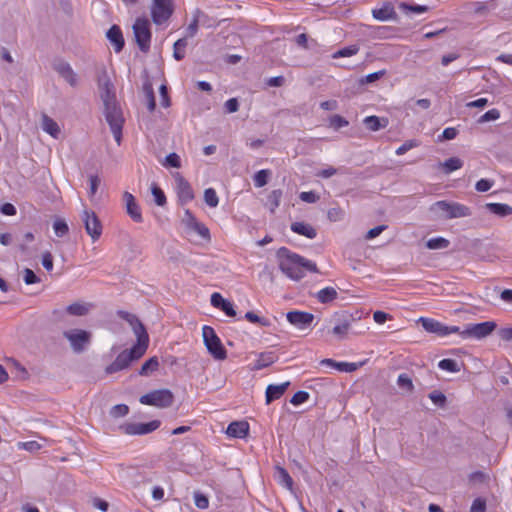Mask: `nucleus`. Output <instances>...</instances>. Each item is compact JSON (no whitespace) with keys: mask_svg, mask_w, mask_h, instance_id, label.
Returning a JSON list of instances; mask_svg holds the SVG:
<instances>
[{"mask_svg":"<svg viewBox=\"0 0 512 512\" xmlns=\"http://www.w3.org/2000/svg\"><path fill=\"white\" fill-rule=\"evenodd\" d=\"M117 314L120 318L129 323L137 338V342L131 349L122 351L116 359L106 367L107 374H113L129 367L133 361L140 359L145 354L149 345L148 333L136 315L122 310H119Z\"/></svg>","mask_w":512,"mask_h":512,"instance_id":"f257e3e1","label":"nucleus"},{"mask_svg":"<svg viewBox=\"0 0 512 512\" xmlns=\"http://www.w3.org/2000/svg\"><path fill=\"white\" fill-rule=\"evenodd\" d=\"M278 255L281 258L279 264L281 271L293 280L302 279L305 276V271L318 272L314 262L296 253H291L287 248L279 249Z\"/></svg>","mask_w":512,"mask_h":512,"instance_id":"f03ea898","label":"nucleus"},{"mask_svg":"<svg viewBox=\"0 0 512 512\" xmlns=\"http://www.w3.org/2000/svg\"><path fill=\"white\" fill-rule=\"evenodd\" d=\"M104 114L114 139L119 145L122 139V127L124 124V118L117 102L104 105Z\"/></svg>","mask_w":512,"mask_h":512,"instance_id":"7ed1b4c3","label":"nucleus"},{"mask_svg":"<svg viewBox=\"0 0 512 512\" xmlns=\"http://www.w3.org/2000/svg\"><path fill=\"white\" fill-rule=\"evenodd\" d=\"M202 337L208 352L214 357V359H226V349L212 327L207 325L203 326Z\"/></svg>","mask_w":512,"mask_h":512,"instance_id":"20e7f679","label":"nucleus"},{"mask_svg":"<svg viewBox=\"0 0 512 512\" xmlns=\"http://www.w3.org/2000/svg\"><path fill=\"white\" fill-rule=\"evenodd\" d=\"M497 327L496 322L494 321H485L481 323H468L464 325V328H460V332L457 334L462 339H483L490 335Z\"/></svg>","mask_w":512,"mask_h":512,"instance_id":"39448f33","label":"nucleus"},{"mask_svg":"<svg viewBox=\"0 0 512 512\" xmlns=\"http://www.w3.org/2000/svg\"><path fill=\"white\" fill-rule=\"evenodd\" d=\"M432 211L443 213L444 219L462 218L471 216L472 211L468 206L457 202H448L445 200L437 201L431 207Z\"/></svg>","mask_w":512,"mask_h":512,"instance_id":"423d86ee","label":"nucleus"},{"mask_svg":"<svg viewBox=\"0 0 512 512\" xmlns=\"http://www.w3.org/2000/svg\"><path fill=\"white\" fill-rule=\"evenodd\" d=\"M139 401L144 405L168 408L174 402V395L169 389H158L142 395Z\"/></svg>","mask_w":512,"mask_h":512,"instance_id":"0eeeda50","label":"nucleus"},{"mask_svg":"<svg viewBox=\"0 0 512 512\" xmlns=\"http://www.w3.org/2000/svg\"><path fill=\"white\" fill-rule=\"evenodd\" d=\"M135 41L142 52H148L151 43L150 22L146 18H137L132 26Z\"/></svg>","mask_w":512,"mask_h":512,"instance_id":"6e6552de","label":"nucleus"},{"mask_svg":"<svg viewBox=\"0 0 512 512\" xmlns=\"http://www.w3.org/2000/svg\"><path fill=\"white\" fill-rule=\"evenodd\" d=\"M172 0H152L151 17L156 25L166 22L173 14Z\"/></svg>","mask_w":512,"mask_h":512,"instance_id":"1a4fd4ad","label":"nucleus"},{"mask_svg":"<svg viewBox=\"0 0 512 512\" xmlns=\"http://www.w3.org/2000/svg\"><path fill=\"white\" fill-rule=\"evenodd\" d=\"M418 322L421 323L425 331L436 334L440 337H444L449 334H457V332H460L459 326H447L431 318L421 317Z\"/></svg>","mask_w":512,"mask_h":512,"instance_id":"9d476101","label":"nucleus"},{"mask_svg":"<svg viewBox=\"0 0 512 512\" xmlns=\"http://www.w3.org/2000/svg\"><path fill=\"white\" fill-rule=\"evenodd\" d=\"M63 336L70 342L74 352L80 353L90 343L91 334L81 329H71L63 332Z\"/></svg>","mask_w":512,"mask_h":512,"instance_id":"9b49d317","label":"nucleus"},{"mask_svg":"<svg viewBox=\"0 0 512 512\" xmlns=\"http://www.w3.org/2000/svg\"><path fill=\"white\" fill-rule=\"evenodd\" d=\"M354 318L351 314L346 312L336 313L330 320L331 323L334 324L332 328V333L338 339H343L346 337Z\"/></svg>","mask_w":512,"mask_h":512,"instance_id":"f8f14e48","label":"nucleus"},{"mask_svg":"<svg viewBox=\"0 0 512 512\" xmlns=\"http://www.w3.org/2000/svg\"><path fill=\"white\" fill-rule=\"evenodd\" d=\"M81 219L84 223L87 234L96 241L102 234V225L97 215L93 211L85 209L82 213Z\"/></svg>","mask_w":512,"mask_h":512,"instance_id":"ddd939ff","label":"nucleus"},{"mask_svg":"<svg viewBox=\"0 0 512 512\" xmlns=\"http://www.w3.org/2000/svg\"><path fill=\"white\" fill-rule=\"evenodd\" d=\"M286 318L290 324L295 326L297 329L305 330L309 328L314 320V315L304 311H289L286 314Z\"/></svg>","mask_w":512,"mask_h":512,"instance_id":"4468645a","label":"nucleus"},{"mask_svg":"<svg viewBox=\"0 0 512 512\" xmlns=\"http://www.w3.org/2000/svg\"><path fill=\"white\" fill-rule=\"evenodd\" d=\"M160 426V421L153 420L148 423H129L121 428L129 435H145L155 431Z\"/></svg>","mask_w":512,"mask_h":512,"instance_id":"2eb2a0df","label":"nucleus"},{"mask_svg":"<svg viewBox=\"0 0 512 512\" xmlns=\"http://www.w3.org/2000/svg\"><path fill=\"white\" fill-rule=\"evenodd\" d=\"M123 200L125 202L127 214L131 217V219L137 223L142 222L143 218L141 210L138 203L136 202L135 197L129 192H124Z\"/></svg>","mask_w":512,"mask_h":512,"instance_id":"dca6fc26","label":"nucleus"},{"mask_svg":"<svg viewBox=\"0 0 512 512\" xmlns=\"http://www.w3.org/2000/svg\"><path fill=\"white\" fill-rule=\"evenodd\" d=\"M57 73L72 87L78 85V77L72 67L66 62H58L54 65Z\"/></svg>","mask_w":512,"mask_h":512,"instance_id":"f3484780","label":"nucleus"},{"mask_svg":"<svg viewBox=\"0 0 512 512\" xmlns=\"http://www.w3.org/2000/svg\"><path fill=\"white\" fill-rule=\"evenodd\" d=\"M177 194L182 203H187L194 198L191 185L179 174L176 176Z\"/></svg>","mask_w":512,"mask_h":512,"instance_id":"a211bd4d","label":"nucleus"},{"mask_svg":"<svg viewBox=\"0 0 512 512\" xmlns=\"http://www.w3.org/2000/svg\"><path fill=\"white\" fill-rule=\"evenodd\" d=\"M211 305L222 310L229 317L236 316V311L233 307V304L230 301L224 299L218 292H214L211 295Z\"/></svg>","mask_w":512,"mask_h":512,"instance_id":"6ab92c4d","label":"nucleus"},{"mask_svg":"<svg viewBox=\"0 0 512 512\" xmlns=\"http://www.w3.org/2000/svg\"><path fill=\"white\" fill-rule=\"evenodd\" d=\"M100 96L104 105L111 104L116 101L114 86L109 79L100 80L99 82Z\"/></svg>","mask_w":512,"mask_h":512,"instance_id":"aec40b11","label":"nucleus"},{"mask_svg":"<svg viewBox=\"0 0 512 512\" xmlns=\"http://www.w3.org/2000/svg\"><path fill=\"white\" fill-rule=\"evenodd\" d=\"M106 36L108 40L111 42V44L114 46L115 52H121L125 42L120 27L117 25H112L110 29L107 31Z\"/></svg>","mask_w":512,"mask_h":512,"instance_id":"412c9836","label":"nucleus"},{"mask_svg":"<svg viewBox=\"0 0 512 512\" xmlns=\"http://www.w3.org/2000/svg\"><path fill=\"white\" fill-rule=\"evenodd\" d=\"M249 432V424L246 421L231 422L226 430L228 436L233 438H245Z\"/></svg>","mask_w":512,"mask_h":512,"instance_id":"4be33fe9","label":"nucleus"},{"mask_svg":"<svg viewBox=\"0 0 512 512\" xmlns=\"http://www.w3.org/2000/svg\"><path fill=\"white\" fill-rule=\"evenodd\" d=\"M372 15L379 21L396 20L397 18V14L391 3H385L382 7L373 9Z\"/></svg>","mask_w":512,"mask_h":512,"instance_id":"5701e85b","label":"nucleus"},{"mask_svg":"<svg viewBox=\"0 0 512 512\" xmlns=\"http://www.w3.org/2000/svg\"><path fill=\"white\" fill-rule=\"evenodd\" d=\"M289 385V381L278 385H268L266 388V403L270 404L272 401L279 399L285 393Z\"/></svg>","mask_w":512,"mask_h":512,"instance_id":"b1692460","label":"nucleus"},{"mask_svg":"<svg viewBox=\"0 0 512 512\" xmlns=\"http://www.w3.org/2000/svg\"><path fill=\"white\" fill-rule=\"evenodd\" d=\"M320 364L322 366H328L331 368H335L341 372H353L356 371L359 367L357 363H348V362H336L333 359H323Z\"/></svg>","mask_w":512,"mask_h":512,"instance_id":"393cba45","label":"nucleus"},{"mask_svg":"<svg viewBox=\"0 0 512 512\" xmlns=\"http://www.w3.org/2000/svg\"><path fill=\"white\" fill-rule=\"evenodd\" d=\"M291 230L294 233L305 236L309 239H314L317 236L316 229L310 224L304 222H294L291 224Z\"/></svg>","mask_w":512,"mask_h":512,"instance_id":"a878e982","label":"nucleus"},{"mask_svg":"<svg viewBox=\"0 0 512 512\" xmlns=\"http://www.w3.org/2000/svg\"><path fill=\"white\" fill-rule=\"evenodd\" d=\"M277 360L275 352H263L258 355V359L254 363V370H261L273 364Z\"/></svg>","mask_w":512,"mask_h":512,"instance_id":"bb28decb","label":"nucleus"},{"mask_svg":"<svg viewBox=\"0 0 512 512\" xmlns=\"http://www.w3.org/2000/svg\"><path fill=\"white\" fill-rule=\"evenodd\" d=\"M41 127L43 131L51 135L53 138H58L60 134L59 125L48 115H42Z\"/></svg>","mask_w":512,"mask_h":512,"instance_id":"cd10ccee","label":"nucleus"},{"mask_svg":"<svg viewBox=\"0 0 512 512\" xmlns=\"http://www.w3.org/2000/svg\"><path fill=\"white\" fill-rule=\"evenodd\" d=\"M363 123L368 130L378 131L387 126L388 120L386 118H380L377 116H367L364 118Z\"/></svg>","mask_w":512,"mask_h":512,"instance_id":"c85d7f7f","label":"nucleus"},{"mask_svg":"<svg viewBox=\"0 0 512 512\" xmlns=\"http://www.w3.org/2000/svg\"><path fill=\"white\" fill-rule=\"evenodd\" d=\"M463 166V161L458 157H451L444 162L439 163V167L445 174L460 169Z\"/></svg>","mask_w":512,"mask_h":512,"instance_id":"c756f323","label":"nucleus"},{"mask_svg":"<svg viewBox=\"0 0 512 512\" xmlns=\"http://www.w3.org/2000/svg\"><path fill=\"white\" fill-rule=\"evenodd\" d=\"M486 208L493 214L505 217L512 214V207L502 203H487Z\"/></svg>","mask_w":512,"mask_h":512,"instance_id":"7c9ffc66","label":"nucleus"},{"mask_svg":"<svg viewBox=\"0 0 512 512\" xmlns=\"http://www.w3.org/2000/svg\"><path fill=\"white\" fill-rule=\"evenodd\" d=\"M337 291L333 287H325L316 293V298L320 303H330L337 298Z\"/></svg>","mask_w":512,"mask_h":512,"instance_id":"2f4dec72","label":"nucleus"},{"mask_svg":"<svg viewBox=\"0 0 512 512\" xmlns=\"http://www.w3.org/2000/svg\"><path fill=\"white\" fill-rule=\"evenodd\" d=\"M159 367V361L156 356L149 358L146 360L143 365L141 366V369L139 371V374L142 376H148L152 372L156 371Z\"/></svg>","mask_w":512,"mask_h":512,"instance_id":"473e14b6","label":"nucleus"},{"mask_svg":"<svg viewBox=\"0 0 512 512\" xmlns=\"http://www.w3.org/2000/svg\"><path fill=\"white\" fill-rule=\"evenodd\" d=\"M399 9L405 14L416 13L421 14L427 12L429 7L427 5H418V4H408L405 2H401L399 4Z\"/></svg>","mask_w":512,"mask_h":512,"instance_id":"72a5a7b5","label":"nucleus"},{"mask_svg":"<svg viewBox=\"0 0 512 512\" xmlns=\"http://www.w3.org/2000/svg\"><path fill=\"white\" fill-rule=\"evenodd\" d=\"M90 305L83 303H72L67 307V312L74 316H84L89 312Z\"/></svg>","mask_w":512,"mask_h":512,"instance_id":"f704fd0d","label":"nucleus"},{"mask_svg":"<svg viewBox=\"0 0 512 512\" xmlns=\"http://www.w3.org/2000/svg\"><path fill=\"white\" fill-rule=\"evenodd\" d=\"M187 46V39L186 37L178 39L174 45H173V57L180 61L185 56V48Z\"/></svg>","mask_w":512,"mask_h":512,"instance_id":"c9c22d12","label":"nucleus"},{"mask_svg":"<svg viewBox=\"0 0 512 512\" xmlns=\"http://www.w3.org/2000/svg\"><path fill=\"white\" fill-rule=\"evenodd\" d=\"M143 90L145 93V97L147 100V107L150 112H153L156 108V101L154 96V91L151 83H145L143 86Z\"/></svg>","mask_w":512,"mask_h":512,"instance_id":"e433bc0d","label":"nucleus"},{"mask_svg":"<svg viewBox=\"0 0 512 512\" xmlns=\"http://www.w3.org/2000/svg\"><path fill=\"white\" fill-rule=\"evenodd\" d=\"M438 367L442 370L448 371V372H459L460 366L458 362L454 359L445 358L439 361Z\"/></svg>","mask_w":512,"mask_h":512,"instance_id":"4c0bfd02","label":"nucleus"},{"mask_svg":"<svg viewBox=\"0 0 512 512\" xmlns=\"http://www.w3.org/2000/svg\"><path fill=\"white\" fill-rule=\"evenodd\" d=\"M277 478L280 484L288 489H292L293 480L289 473L282 467H277Z\"/></svg>","mask_w":512,"mask_h":512,"instance_id":"58836bf2","label":"nucleus"},{"mask_svg":"<svg viewBox=\"0 0 512 512\" xmlns=\"http://www.w3.org/2000/svg\"><path fill=\"white\" fill-rule=\"evenodd\" d=\"M449 246V241L443 237L431 238L426 242V247L431 250L445 249Z\"/></svg>","mask_w":512,"mask_h":512,"instance_id":"ea45409f","label":"nucleus"},{"mask_svg":"<svg viewBox=\"0 0 512 512\" xmlns=\"http://www.w3.org/2000/svg\"><path fill=\"white\" fill-rule=\"evenodd\" d=\"M151 193L154 197L155 203L158 206H164L166 204V196L163 190L156 183H152Z\"/></svg>","mask_w":512,"mask_h":512,"instance_id":"a19ab883","label":"nucleus"},{"mask_svg":"<svg viewBox=\"0 0 512 512\" xmlns=\"http://www.w3.org/2000/svg\"><path fill=\"white\" fill-rule=\"evenodd\" d=\"M358 51H359L358 45H350V46L339 49L338 51H336L333 54L332 57L334 59L341 58V57H351V56L357 54Z\"/></svg>","mask_w":512,"mask_h":512,"instance_id":"79ce46f5","label":"nucleus"},{"mask_svg":"<svg viewBox=\"0 0 512 512\" xmlns=\"http://www.w3.org/2000/svg\"><path fill=\"white\" fill-rule=\"evenodd\" d=\"M429 399L438 407L444 408L447 403V397L438 390H433L428 394Z\"/></svg>","mask_w":512,"mask_h":512,"instance_id":"37998d69","label":"nucleus"},{"mask_svg":"<svg viewBox=\"0 0 512 512\" xmlns=\"http://www.w3.org/2000/svg\"><path fill=\"white\" fill-rule=\"evenodd\" d=\"M204 201L209 207H216L219 203V198L213 188H207L204 191Z\"/></svg>","mask_w":512,"mask_h":512,"instance_id":"c03bdc74","label":"nucleus"},{"mask_svg":"<svg viewBox=\"0 0 512 512\" xmlns=\"http://www.w3.org/2000/svg\"><path fill=\"white\" fill-rule=\"evenodd\" d=\"M270 174L271 172L266 169L258 171L253 178L255 186L259 188L265 186L268 182Z\"/></svg>","mask_w":512,"mask_h":512,"instance_id":"a18cd8bd","label":"nucleus"},{"mask_svg":"<svg viewBox=\"0 0 512 512\" xmlns=\"http://www.w3.org/2000/svg\"><path fill=\"white\" fill-rule=\"evenodd\" d=\"M244 317L249 322L257 323L263 327H267L270 325V321L267 318L260 317L252 311H248Z\"/></svg>","mask_w":512,"mask_h":512,"instance_id":"49530a36","label":"nucleus"},{"mask_svg":"<svg viewBox=\"0 0 512 512\" xmlns=\"http://www.w3.org/2000/svg\"><path fill=\"white\" fill-rule=\"evenodd\" d=\"M397 384L400 388L406 389L407 391H412L414 388L412 379L406 373H402L398 376Z\"/></svg>","mask_w":512,"mask_h":512,"instance_id":"de8ad7c7","label":"nucleus"},{"mask_svg":"<svg viewBox=\"0 0 512 512\" xmlns=\"http://www.w3.org/2000/svg\"><path fill=\"white\" fill-rule=\"evenodd\" d=\"M281 197H282V190H280V189L273 190L268 195V202L271 205L272 212H274V210L279 206Z\"/></svg>","mask_w":512,"mask_h":512,"instance_id":"09e8293b","label":"nucleus"},{"mask_svg":"<svg viewBox=\"0 0 512 512\" xmlns=\"http://www.w3.org/2000/svg\"><path fill=\"white\" fill-rule=\"evenodd\" d=\"M53 229L58 237H63L65 234L68 233L69 230L67 223L61 219H57L56 221H54Z\"/></svg>","mask_w":512,"mask_h":512,"instance_id":"8fccbe9b","label":"nucleus"},{"mask_svg":"<svg viewBox=\"0 0 512 512\" xmlns=\"http://www.w3.org/2000/svg\"><path fill=\"white\" fill-rule=\"evenodd\" d=\"M129 412V407L126 404H117L110 409V415L114 418L126 416Z\"/></svg>","mask_w":512,"mask_h":512,"instance_id":"3c124183","label":"nucleus"},{"mask_svg":"<svg viewBox=\"0 0 512 512\" xmlns=\"http://www.w3.org/2000/svg\"><path fill=\"white\" fill-rule=\"evenodd\" d=\"M327 217L332 222L341 221L344 217V211L340 207H332L328 210Z\"/></svg>","mask_w":512,"mask_h":512,"instance_id":"603ef678","label":"nucleus"},{"mask_svg":"<svg viewBox=\"0 0 512 512\" xmlns=\"http://www.w3.org/2000/svg\"><path fill=\"white\" fill-rule=\"evenodd\" d=\"M500 117V112L499 110L497 109H491V110H488L487 112H485L479 119H478V123H485V122H489V121H495L497 119H499Z\"/></svg>","mask_w":512,"mask_h":512,"instance_id":"864d4df0","label":"nucleus"},{"mask_svg":"<svg viewBox=\"0 0 512 512\" xmlns=\"http://www.w3.org/2000/svg\"><path fill=\"white\" fill-rule=\"evenodd\" d=\"M23 280L25 284L31 285L40 282V278L34 273L33 270L25 268L23 270Z\"/></svg>","mask_w":512,"mask_h":512,"instance_id":"5fc2aeb1","label":"nucleus"},{"mask_svg":"<svg viewBox=\"0 0 512 512\" xmlns=\"http://www.w3.org/2000/svg\"><path fill=\"white\" fill-rule=\"evenodd\" d=\"M349 124V122L340 115H333L330 117V126L334 129L338 130L342 127H346Z\"/></svg>","mask_w":512,"mask_h":512,"instance_id":"6e6d98bb","label":"nucleus"},{"mask_svg":"<svg viewBox=\"0 0 512 512\" xmlns=\"http://www.w3.org/2000/svg\"><path fill=\"white\" fill-rule=\"evenodd\" d=\"M308 399H309V393L301 390V391L296 392L292 396L290 402H291V404L298 406V405L306 402Z\"/></svg>","mask_w":512,"mask_h":512,"instance_id":"4d7b16f0","label":"nucleus"},{"mask_svg":"<svg viewBox=\"0 0 512 512\" xmlns=\"http://www.w3.org/2000/svg\"><path fill=\"white\" fill-rule=\"evenodd\" d=\"M191 228L197 232L203 239H209L210 233L209 229L202 223L198 221H194V224L191 226Z\"/></svg>","mask_w":512,"mask_h":512,"instance_id":"13d9d810","label":"nucleus"},{"mask_svg":"<svg viewBox=\"0 0 512 512\" xmlns=\"http://www.w3.org/2000/svg\"><path fill=\"white\" fill-rule=\"evenodd\" d=\"M494 182L492 180H489V179H480L479 181L476 182L475 184V189L478 191V192H486L488 190L491 189V187L493 186Z\"/></svg>","mask_w":512,"mask_h":512,"instance_id":"bf43d9fd","label":"nucleus"},{"mask_svg":"<svg viewBox=\"0 0 512 512\" xmlns=\"http://www.w3.org/2000/svg\"><path fill=\"white\" fill-rule=\"evenodd\" d=\"M194 502H195L196 507H198L199 509H206V508H208V505H209L208 498L204 494H201V493L195 494Z\"/></svg>","mask_w":512,"mask_h":512,"instance_id":"052dcab7","label":"nucleus"},{"mask_svg":"<svg viewBox=\"0 0 512 512\" xmlns=\"http://www.w3.org/2000/svg\"><path fill=\"white\" fill-rule=\"evenodd\" d=\"M165 165L179 168L180 167V157L176 153H170L165 158Z\"/></svg>","mask_w":512,"mask_h":512,"instance_id":"680f3d73","label":"nucleus"},{"mask_svg":"<svg viewBox=\"0 0 512 512\" xmlns=\"http://www.w3.org/2000/svg\"><path fill=\"white\" fill-rule=\"evenodd\" d=\"M299 198L306 203H315L319 200V196L313 191L301 192Z\"/></svg>","mask_w":512,"mask_h":512,"instance_id":"e2e57ef3","label":"nucleus"},{"mask_svg":"<svg viewBox=\"0 0 512 512\" xmlns=\"http://www.w3.org/2000/svg\"><path fill=\"white\" fill-rule=\"evenodd\" d=\"M417 145H418V143L415 140H408L396 149V154L399 156L403 155L410 149L416 147Z\"/></svg>","mask_w":512,"mask_h":512,"instance_id":"0e129e2a","label":"nucleus"},{"mask_svg":"<svg viewBox=\"0 0 512 512\" xmlns=\"http://www.w3.org/2000/svg\"><path fill=\"white\" fill-rule=\"evenodd\" d=\"M385 74V70H380L377 72L370 73L366 75L362 80L361 83H373L377 80H379L383 75Z\"/></svg>","mask_w":512,"mask_h":512,"instance_id":"69168bd1","label":"nucleus"},{"mask_svg":"<svg viewBox=\"0 0 512 512\" xmlns=\"http://www.w3.org/2000/svg\"><path fill=\"white\" fill-rule=\"evenodd\" d=\"M42 265L47 271H51L53 269V257L49 251L42 254Z\"/></svg>","mask_w":512,"mask_h":512,"instance_id":"338daca9","label":"nucleus"},{"mask_svg":"<svg viewBox=\"0 0 512 512\" xmlns=\"http://www.w3.org/2000/svg\"><path fill=\"white\" fill-rule=\"evenodd\" d=\"M486 503L484 500L477 498L473 501L470 512H485Z\"/></svg>","mask_w":512,"mask_h":512,"instance_id":"774afa93","label":"nucleus"}]
</instances>
